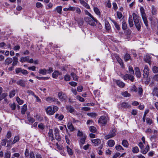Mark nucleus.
<instances>
[{
  "label": "nucleus",
  "mask_w": 158,
  "mask_h": 158,
  "mask_svg": "<svg viewBox=\"0 0 158 158\" xmlns=\"http://www.w3.org/2000/svg\"><path fill=\"white\" fill-rule=\"evenodd\" d=\"M143 78H147L148 77L149 73V70L148 66L145 65L143 70Z\"/></svg>",
  "instance_id": "nucleus-6"
},
{
  "label": "nucleus",
  "mask_w": 158,
  "mask_h": 158,
  "mask_svg": "<svg viewBox=\"0 0 158 158\" xmlns=\"http://www.w3.org/2000/svg\"><path fill=\"white\" fill-rule=\"evenodd\" d=\"M132 16L135 25L137 30L139 31L141 28V26L139 22V17L135 13H133L132 14Z\"/></svg>",
  "instance_id": "nucleus-1"
},
{
  "label": "nucleus",
  "mask_w": 158,
  "mask_h": 158,
  "mask_svg": "<svg viewBox=\"0 0 158 158\" xmlns=\"http://www.w3.org/2000/svg\"><path fill=\"white\" fill-rule=\"evenodd\" d=\"M9 105L12 110H14L15 109L16 106L15 103H10Z\"/></svg>",
  "instance_id": "nucleus-61"
},
{
  "label": "nucleus",
  "mask_w": 158,
  "mask_h": 158,
  "mask_svg": "<svg viewBox=\"0 0 158 158\" xmlns=\"http://www.w3.org/2000/svg\"><path fill=\"white\" fill-rule=\"evenodd\" d=\"M27 119H28V121L30 123H34L35 121V119L31 117H28Z\"/></svg>",
  "instance_id": "nucleus-57"
},
{
  "label": "nucleus",
  "mask_w": 158,
  "mask_h": 158,
  "mask_svg": "<svg viewBox=\"0 0 158 158\" xmlns=\"http://www.w3.org/2000/svg\"><path fill=\"white\" fill-rule=\"evenodd\" d=\"M23 75H26L28 74V72L26 70L24 69H22L21 72Z\"/></svg>",
  "instance_id": "nucleus-64"
},
{
  "label": "nucleus",
  "mask_w": 158,
  "mask_h": 158,
  "mask_svg": "<svg viewBox=\"0 0 158 158\" xmlns=\"http://www.w3.org/2000/svg\"><path fill=\"white\" fill-rule=\"evenodd\" d=\"M87 115L92 118L95 117L97 115V114L95 113H88Z\"/></svg>",
  "instance_id": "nucleus-50"
},
{
  "label": "nucleus",
  "mask_w": 158,
  "mask_h": 158,
  "mask_svg": "<svg viewBox=\"0 0 158 158\" xmlns=\"http://www.w3.org/2000/svg\"><path fill=\"white\" fill-rule=\"evenodd\" d=\"M135 71V74L137 77L138 78H140L141 76V73L140 71L139 68L138 67H135L134 69Z\"/></svg>",
  "instance_id": "nucleus-11"
},
{
  "label": "nucleus",
  "mask_w": 158,
  "mask_h": 158,
  "mask_svg": "<svg viewBox=\"0 0 158 158\" xmlns=\"http://www.w3.org/2000/svg\"><path fill=\"white\" fill-rule=\"evenodd\" d=\"M71 75L73 77V80L74 81H77L78 79V77L73 72L71 73Z\"/></svg>",
  "instance_id": "nucleus-34"
},
{
  "label": "nucleus",
  "mask_w": 158,
  "mask_h": 158,
  "mask_svg": "<svg viewBox=\"0 0 158 158\" xmlns=\"http://www.w3.org/2000/svg\"><path fill=\"white\" fill-rule=\"evenodd\" d=\"M94 10L95 13L98 15H100V12L99 9L96 7H94Z\"/></svg>",
  "instance_id": "nucleus-38"
},
{
  "label": "nucleus",
  "mask_w": 158,
  "mask_h": 158,
  "mask_svg": "<svg viewBox=\"0 0 158 158\" xmlns=\"http://www.w3.org/2000/svg\"><path fill=\"white\" fill-rule=\"evenodd\" d=\"M49 136L53 138V130L52 129H50L48 133Z\"/></svg>",
  "instance_id": "nucleus-58"
},
{
  "label": "nucleus",
  "mask_w": 158,
  "mask_h": 158,
  "mask_svg": "<svg viewBox=\"0 0 158 158\" xmlns=\"http://www.w3.org/2000/svg\"><path fill=\"white\" fill-rule=\"evenodd\" d=\"M129 69V72L131 74H134V71L133 69L132 66H129L128 67Z\"/></svg>",
  "instance_id": "nucleus-46"
},
{
  "label": "nucleus",
  "mask_w": 158,
  "mask_h": 158,
  "mask_svg": "<svg viewBox=\"0 0 158 158\" xmlns=\"http://www.w3.org/2000/svg\"><path fill=\"white\" fill-rule=\"evenodd\" d=\"M122 144L124 147L126 148H128V147L129 144L126 140L123 139V140Z\"/></svg>",
  "instance_id": "nucleus-29"
},
{
  "label": "nucleus",
  "mask_w": 158,
  "mask_h": 158,
  "mask_svg": "<svg viewBox=\"0 0 158 158\" xmlns=\"http://www.w3.org/2000/svg\"><path fill=\"white\" fill-rule=\"evenodd\" d=\"M67 151L68 154L70 155H72L73 154V152L72 151V149L69 148V147H68V146H67Z\"/></svg>",
  "instance_id": "nucleus-51"
},
{
  "label": "nucleus",
  "mask_w": 158,
  "mask_h": 158,
  "mask_svg": "<svg viewBox=\"0 0 158 158\" xmlns=\"http://www.w3.org/2000/svg\"><path fill=\"white\" fill-rule=\"evenodd\" d=\"M66 108L67 110L71 113H73L75 111L74 108L71 106H67Z\"/></svg>",
  "instance_id": "nucleus-16"
},
{
  "label": "nucleus",
  "mask_w": 158,
  "mask_h": 158,
  "mask_svg": "<svg viewBox=\"0 0 158 158\" xmlns=\"http://www.w3.org/2000/svg\"><path fill=\"white\" fill-rule=\"evenodd\" d=\"M62 8V6H58L54 10V11H56L59 14H60L61 13Z\"/></svg>",
  "instance_id": "nucleus-22"
},
{
  "label": "nucleus",
  "mask_w": 158,
  "mask_h": 158,
  "mask_svg": "<svg viewBox=\"0 0 158 158\" xmlns=\"http://www.w3.org/2000/svg\"><path fill=\"white\" fill-rule=\"evenodd\" d=\"M58 97L61 101H64L67 98L66 95L62 92H59L58 94Z\"/></svg>",
  "instance_id": "nucleus-10"
},
{
  "label": "nucleus",
  "mask_w": 158,
  "mask_h": 158,
  "mask_svg": "<svg viewBox=\"0 0 158 158\" xmlns=\"http://www.w3.org/2000/svg\"><path fill=\"white\" fill-rule=\"evenodd\" d=\"M55 117L59 121L62 120L64 118V116L62 114L60 115L58 114H56Z\"/></svg>",
  "instance_id": "nucleus-17"
},
{
  "label": "nucleus",
  "mask_w": 158,
  "mask_h": 158,
  "mask_svg": "<svg viewBox=\"0 0 158 158\" xmlns=\"http://www.w3.org/2000/svg\"><path fill=\"white\" fill-rule=\"evenodd\" d=\"M16 100L19 104H22L23 103V101L21 100L19 97L16 98Z\"/></svg>",
  "instance_id": "nucleus-63"
},
{
  "label": "nucleus",
  "mask_w": 158,
  "mask_h": 158,
  "mask_svg": "<svg viewBox=\"0 0 158 158\" xmlns=\"http://www.w3.org/2000/svg\"><path fill=\"white\" fill-rule=\"evenodd\" d=\"M152 13L153 15H156L157 13V10L154 6L152 7Z\"/></svg>",
  "instance_id": "nucleus-41"
},
{
  "label": "nucleus",
  "mask_w": 158,
  "mask_h": 158,
  "mask_svg": "<svg viewBox=\"0 0 158 158\" xmlns=\"http://www.w3.org/2000/svg\"><path fill=\"white\" fill-rule=\"evenodd\" d=\"M128 22L129 26L130 27H132L134 25L133 19L132 16L130 15L129 16L128 19Z\"/></svg>",
  "instance_id": "nucleus-19"
},
{
  "label": "nucleus",
  "mask_w": 158,
  "mask_h": 158,
  "mask_svg": "<svg viewBox=\"0 0 158 158\" xmlns=\"http://www.w3.org/2000/svg\"><path fill=\"white\" fill-rule=\"evenodd\" d=\"M60 74L59 72L57 71H55L52 73V76L53 78H56Z\"/></svg>",
  "instance_id": "nucleus-25"
},
{
  "label": "nucleus",
  "mask_w": 158,
  "mask_h": 158,
  "mask_svg": "<svg viewBox=\"0 0 158 158\" xmlns=\"http://www.w3.org/2000/svg\"><path fill=\"white\" fill-rule=\"evenodd\" d=\"M121 105L122 107L124 108H127L130 106L128 103L126 102H123L122 103Z\"/></svg>",
  "instance_id": "nucleus-36"
},
{
  "label": "nucleus",
  "mask_w": 158,
  "mask_h": 158,
  "mask_svg": "<svg viewBox=\"0 0 158 158\" xmlns=\"http://www.w3.org/2000/svg\"><path fill=\"white\" fill-rule=\"evenodd\" d=\"M115 148L117 150L120 151L121 150H123V148L120 145H118L115 146Z\"/></svg>",
  "instance_id": "nucleus-56"
},
{
  "label": "nucleus",
  "mask_w": 158,
  "mask_h": 158,
  "mask_svg": "<svg viewBox=\"0 0 158 158\" xmlns=\"http://www.w3.org/2000/svg\"><path fill=\"white\" fill-rule=\"evenodd\" d=\"M152 71L154 73H157L158 72V67L154 66L152 68Z\"/></svg>",
  "instance_id": "nucleus-59"
},
{
  "label": "nucleus",
  "mask_w": 158,
  "mask_h": 158,
  "mask_svg": "<svg viewBox=\"0 0 158 158\" xmlns=\"http://www.w3.org/2000/svg\"><path fill=\"white\" fill-rule=\"evenodd\" d=\"M121 94L124 97H129L131 96V94L128 93L127 91H125L121 93Z\"/></svg>",
  "instance_id": "nucleus-40"
},
{
  "label": "nucleus",
  "mask_w": 158,
  "mask_h": 158,
  "mask_svg": "<svg viewBox=\"0 0 158 158\" xmlns=\"http://www.w3.org/2000/svg\"><path fill=\"white\" fill-rule=\"evenodd\" d=\"M64 80L65 81H69L70 79V77L69 75L66 74L64 75Z\"/></svg>",
  "instance_id": "nucleus-48"
},
{
  "label": "nucleus",
  "mask_w": 158,
  "mask_h": 158,
  "mask_svg": "<svg viewBox=\"0 0 158 158\" xmlns=\"http://www.w3.org/2000/svg\"><path fill=\"white\" fill-rule=\"evenodd\" d=\"M91 141L95 146H98L101 143V141L99 139H92Z\"/></svg>",
  "instance_id": "nucleus-14"
},
{
  "label": "nucleus",
  "mask_w": 158,
  "mask_h": 158,
  "mask_svg": "<svg viewBox=\"0 0 158 158\" xmlns=\"http://www.w3.org/2000/svg\"><path fill=\"white\" fill-rule=\"evenodd\" d=\"M152 94L153 96H156L158 97V88L157 87H155L153 90Z\"/></svg>",
  "instance_id": "nucleus-23"
},
{
  "label": "nucleus",
  "mask_w": 158,
  "mask_h": 158,
  "mask_svg": "<svg viewBox=\"0 0 158 158\" xmlns=\"http://www.w3.org/2000/svg\"><path fill=\"white\" fill-rule=\"evenodd\" d=\"M128 76V79L130 80L131 81L133 82L135 79L134 77L130 74H129Z\"/></svg>",
  "instance_id": "nucleus-60"
},
{
  "label": "nucleus",
  "mask_w": 158,
  "mask_h": 158,
  "mask_svg": "<svg viewBox=\"0 0 158 158\" xmlns=\"http://www.w3.org/2000/svg\"><path fill=\"white\" fill-rule=\"evenodd\" d=\"M114 81L117 85L121 88H123L125 85V84L120 80H115Z\"/></svg>",
  "instance_id": "nucleus-9"
},
{
  "label": "nucleus",
  "mask_w": 158,
  "mask_h": 158,
  "mask_svg": "<svg viewBox=\"0 0 158 158\" xmlns=\"http://www.w3.org/2000/svg\"><path fill=\"white\" fill-rule=\"evenodd\" d=\"M132 151L134 153H137L139 152L138 148L137 146L133 147L132 148Z\"/></svg>",
  "instance_id": "nucleus-44"
},
{
  "label": "nucleus",
  "mask_w": 158,
  "mask_h": 158,
  "mask_svg": "<svg viewBox=\"0 0 158 158\" xmlns=\"http://www.w3.org/2000/svg\"><path fill=\"white\" fill-rule=\"evenodd\" d=\"M145 132L147 134H151L153 132V130H152L151 128L149 127L146 129Z\"/></svg>",
  "instance_id": "nucleus-39"
},
{
  "label": "nucleus",
  "mask_w": 158,
  "mask_h": 158,
  "mask_svg": "<svg viewBox=\"0 0 158 158\" xmlns=\"http://www.w3.org/2000/svg\"><path fill=\"white\" fill-rule=\"evenodd\" d=\"M39 73L40 74L43 75H45L46 73H47V70H46V69H40L39 71Z\"/></svg>",
  "instance_id": "nucleus-31"
},
{
  "label": "nucleus",
  "mask_w": 158,
  "mask_h": 158,
  "mask_svg": "<svg viewBox=\"0 0 158 158\" xmlns=\"http://www.w3.org/2000/svg\"><path fill=\"white\" fill-rule=\"evenodd\" d=\"M46 100L47 102H51L56 101V100H57V99L55 98H54L49 97H48L46 98Z\"/></svg>",
  "instance_id": "nucleus-21"
},
{
  "label": "nucleus",
  "mask_w": 158,
  "mask_h": 158,
  "mask_svg": "<svg viewBox=\"0 0 158 158\" xmlns=\"http://www.w3.org/2000/svg\"><path fill=\"white\" fill-rule=\"evenodd\" d=\"M108 119L107 117L102 116L99 119L98 123L101 126L105 125L106 124L107 121Z\"/></svg>",
  "instance_id": "nucleus-4"
},
{
  "label": "nucleus",
  "mask_w": 158,
  "mask_h": 158,
  "mask_svg": "<svg viewBox=\"0 0 158 158\" xmlns=\"http://www.w3.org/2000/svg\"><path fill=\"white\" fill-rule=\"evenodd\" d=\"M86 137V136L84 135L80 138L79 143L81 148L83 145L85 144Z\"/></svg>",
  "instance_id": "nucleus-7"
},
{
  "label": "nucleus",
  "mask_w": 158,
  "mask_h": 158,
  "mask_svg": "<svg viewBox=\"0 0 158 158\" xmlns=\"http://www.w3.org/2000/svg\"><path fill=\"white\" fill-rule=\"evenodd\" d=\"M13 61L12 63V65L13 66H14L16 65L17 63V62H18V58L16 57V56H14L13 58Z\"/></svg>",
  "instance_id": "nucleus-30"
},
{
  "label": "nucleus",
  "mask_w": 158,
  "mask_h": 158,
  "mask_svg": "<svg viewBox=\"0 0 158 158\" xmlns=\"http://www.w3.org/2000/svg\"><path fill=\"white\" fill-rule=\"evenodd\" d=\"M76 98L79 100L81 102H84L85 101L84 98L80 96H77L76 97Z\"/></svg>",
  "instance_id": "nucleus-52"
},
{
  "label": "nucleus",
  "mask_w": 158,
  "mask_h": 158,
  "mask_svg": "<svg viewBox=\"0 0 158 158\" xmlns=\"http://www.w3.org/2000/svg\"><path fill=\"white\" fill-rule=\"evenodd\" d=\"M47 113L50 115H52L54 114V112L52 110V107L49 106L45 109Z\"/></svg>",
  "instance_id": "nucleus-8"
},
{
  "label": "nucleus",
  "mask_w": 158,
  "mask_h": 158,
  "mask_svg": "<svg viewBox=\"0 0 158 158\" xmlns=\"http://www.w3.org/2000/svg\"><path fill=\"white\" fill-rule=\"evenodd\" d=\"M19 137L18 136H15L14 139L13 141L12 142V144H14L19 140Z\"/></svg>",
  "instance_id": "nucleus-43"
},
{
  "label": "nucleus",
  "mask_w": 158,
  "mask_h": 158,
  "mask_svg": "<svg viewBox=\"0 0 158 158\" xmlns=\"http://www.w3.org/2000/svg\"><path fill=\"white\" fill-rule=\"evenodd\" d=\"M13 59L10 57H7L6 58L4 61V64L5 65H8L10 64L12 62Z\"/></svg>",
  "instance_id": "nucleus-15"
},
{
  "label": "nucleus",
  "mask_w": 158,
  "mask_h": 158,
  "mask_svg": "<svg viewBox=\"0 0 158 158\" xmlns=\"http://www.w3.org/2000/svg\"><path fill=\"white\" fill-rule=\"evenodd\" d=\"M149 149V147L148 145L144 149L143 148L141 150V152L143 154H146L148 151Z\"/></svg>",
  "instance_id": "nucleus-24"
},
{
  "label": "nucleus",
  "mask_w": 158,
  "mask_h": 158,
  "mask_svg": "<svg viewBox=\"0 0 158 158\" xmlns=\"http://www.w3.org/2000/svg\"><path fill=\"white\" fill-rule=\"evenodd\" d=\"M84 20L88 24L93 27L96 25L95 22L97 20L93 16L92 17H85L84 18Z\"/></svg>",
  "instance_id": "nucleus-2"
},
{
  "label": "nucleus",
  "mask_w": 158,
  "mask_h": 158,
  "mask_svg": "<svg viewBox=\"0 0 158 158\" xmlns=\"http://www.w3.org/2000/svg\"><path fill=\"white\" fill-rule=\"evenodd\" d=\"M67 126L68 128L71 131H73L75 129V128L72 124L71 121H69L68 123Z\"/></svg>",
  "instance_id": "nucleus-13"
},
{
  "label": "nucleus",
  "mask_w": 158,
  "mask_h": 158,
  "mask_svg": "<svg viewBox=\"0 0 158 158\" xmlns=\"http://www.w3.org/2000/svg\"><path fill=\"white\" fill-rule=\"evenodd\" d=\"M89 131L95 133L97 131V130L96 127L93 126H91L89 128Z\"/></svg>",
  "instance_id": "nucleus-33"
},
{
  "label": "nucleus",
  "mask_w": 158,
  "mask_h": 158,
  "mask_svg": "<svg viewBox=\"0 0 158 158\" xmlns=\"http://www.w3.org/2000/svg\"><path fill=\"white\" fill-rule=\"evenodd\" d=\"M27 81L21 80L17 81V84L22 87H25L27 84Z\"/></svg>",
  "instance_id": "nucleus-12"
},
{
  "label": "nucleus",
  "mask_w": 158,
  "mask_h": 158,
  "mask_svg": "<svg viewBox=\"0 0 158 158\" xmlns=\"http://www.w3.org/2000/svg\"><path fill=\"white\" fill-rule=\"evenodd\" d=\"M116 58L119 64L123 67V63L122 60L118 56H116Z\"/></svg>",
  "instance_id": "nucleus-35"
},
{
  "label": "nucleus",
  "mask_w": 158,
  "mask_h": 158,
  "mask_svg": "<svg viewBox=\"0 0 158 158\" xmlns=\"http://www.w3.org/2000/svg\"><path fill=\"white\" fill-rule=\"evenodd\" d=\"M36 78L39 80H46L48 79V77H39L38 76L36 77Z\"/></svg>",
  "instance_id": "nucleus-53"
},
{
  "label": "nucleus",
  "mask_w": 158,
  "mask_h": 158,
  "mask_svg": "<svg viewBox=\"0 0 158 158\" xmlns=\"http://www.w3.org/2000/svg\"><path fill=\"white\" fill-rule=\"evenodd\" d=\"M16 91L15 90L11 91L9 94V96L10 98L13 97L15 95Z\"/></svg>",
  "instance_id": "nucleus-49"
},
{
  "label": "nucleus",
  "mask_w": 158,
  "mask_h": 158,
  "mask_svg": "<svg viewBox=\"0 0 158 158\" xmlns=\"http://www.w3.org/2000/svg\"><path fill=\"white\" fill-rule=\"evenodd\" d=\"M7 141V139H6L2 140L1 142V145L2 146H5L6 145V143Z\"/></svg>",
  "instance_id": "nucleus-54"
},
{
  "label": "nucleus",
  "mask_w": 158,
  "mask_h": 158,
  "mask_svg": "<svg viewBox=\"0 0 158 158\" xmlns=\"http://www.w3.org/2000/svg\"><path fill=\"white\" fill-rule=\"evenodd\" d=\"M105 27L107 31H109L110 28V26L109 22L107 21H105Z\"/></svg>",
  "instance_id": "nucleus-20"
},
{
  "label": "nucleus",
  "mask_w": 158,
  "mask_h": 158,
  "mask_svg": "<svg viewBox=\"0 0 158 158\" xmlns=\"http://www.w3.org/2000/svg\"><path fill=\"white\" fill-rule=\"evenodd\" d=\"M20 61L22 63H23L24 62H27L30 63H33L34 62L33 59H29V56H27L24 57H21L20 59Z\"/></svg>",
  "instance_id": "nucleus-5"
},
{
  "label": "nucleus",
  "mask_w": 158,
  "mask_h": 158,
  "mask_svg": "<svg viewBox=\"0 0 158 158\" xmlns=\"http://www.w3.org/2000/svg\"><path fill=\"white\" fill-rule=\"evenodd\" d=\"M146 122L147 124L149 125H151L153 123V121L152 119L148 118L146 119Z\"/></svg>",
  "instance_id": "nucleus-47"
},
{
  "label": "nucleus",
  "mask_w": 158,
  "mask_h": 158,
  "mask_svg": "<svg viewBox=\"0 0 158 158\" xmlns=\"http://www.w3.org/2000/svg\"><path fill=\"white\" fill-rule=\"evenodd\" d=\"M144 60L146 62L149 63L150 62L151 58L148 55H146L144 57Z\"/></svg>",
  "instance_id": "nucleus-27"
},
{
  "label": "nucleus",
  "mask_w": 158,
  "mask_h": 158,
  "mask_svg": "<svg viewBox=\"0 0 158 158\" xmlns=\"http://www.w3.org/2000/svg\"><path fill=\"white\" fill-rule=\"evenodd\" d=\"M27 106L26 104H24L23 105L22 108L21 110L22 114H25L26 111H27Z\"/></svg>",
  "instance_id": "nucleus-28"
},
{
  "label": "nucleus",
  "mask_w": 158,
  "mask_h": 158,
  "mask_svg": "<svg viewBox=\"0 0 158 158\" xmlns=\"http://www.w3.org/2000/svg\"><path fill=\"white\" fill-rule=\"evenodd\" d=\"M131 56L129 54L126 53L124 56V60L125 61H127L131 59Z\"/></svg>",
  "instance_id": "nucleus-32"
},
{
  "label": "nucleus",
  "mask_w": 158,
  "mask_h": 158,
  "mask_svg": "<svg viewBox=\"0 0 158 158\" xmlns=\"http://www.w3.org/2000/svg\"><path fill=\"white\" fill-rule=\"evenodd\" d=\"M143 90L141 87H139L138 88V94L141 97L143 94Z\"/></svg>",
  "instance_id": "nucleus-42"
},
{
  "label": "nucleus",
  "mask_w": 158,
  "mask_h": 158,
  "mask_svg": "<svg viewBox=\"0 0 158 158\" xmlns=\"http://www.w3.org/2000/svg\"><path fill=\"white\" fill-rule=\"evenodd\" d=\"M141 15L143 21V22L147 27L148 26V21L147 20V16L146 14L145 13L143 7H141L140 8Z\"/></svg>",
  "instance_id": "nucleus-3"
},
{
  "label": "nucleus",
  "mask_w": 158,
  "mask_h": 158,
  "mask_svg": "<svg viewBox=\"0 0 158 158\" xmlns=\"http://www.w3.org/2000/svg\"><path fill=\"white\" fill-rule=\"evenodd\" d=\"M107 143L110 147H112L115 144V142L114 140H110L107 141Z\"/></svg>",
  "instance_id": "nucleus-26"
},
{
  "label": "nucleus",
  "mask_w": 158,
  "mask_h": 158,
  "mask_svg": "<svg viewBox=\"0 0 158 158\" xmlns=\"http://www.w3.org/2000/svg\"><path fill=\"white\" fill-rule=\"evenodd\" d=\"M116 131L114 129H112L110 131V133L109 134L111 135L112 137H113L115 136L116 135Z\"/></svg>",
  "instance_id": "nucleus-37"
},
{
  "label": "nucleus",
  "mask_w": 158,
  "mask_h": 158,
  "mask_svg": "<svg viewBox=\"0 0 158 158\" xmlns=\"http://www.w3.org/2000/svg\"><path fill=\"white\" fill-rule=\"evenodd\" d=\"M38 127L39 129L43 130L45 128V125L42 123H41L38 125Z\"/></svg>",
  "instance_id": "nucleus-55"
},
{
  "label": "nucleus",
  "mask_w": 158,
  "mask_h": 158,
  "mask_svg": "<svg viewBox=\"0 0 158 158\" xmlns=\"http://www.w3.org/2000/svg\"><path fill=\"white\" fill-rule=\"evenodd\" d=\"M110 19L111 21L114 23V25L115 26V27L117 29V30L118 31L120 30V28L118 24L115 21L112 20L110 18Z\"/></svg>",
  "instance_id": "nucleus-18"
},
{
  "label": "nucleus",
  "mask_w": 158,
  "mask_h": 158,
  "mask_svg": "<svg viewBox=\"0 0 158 158\" xmlns=\"http://www.w3.org/2000/svg\"><path fill=\"white\" fill-rule=\"evenodd\" d=\"M70 137L69 134H68L67 135L65 136V139L66 142V143L68 144H69L70 140L69 139V137Z\"/></svg>",
  "instance_id": "nucleus-62"
},
{
  "label": "nucleus",
  "mask_w": 158,
  "mask_h": 158,
  "mask_svg": "<svg viewBox=\"0 0 158 158\" xmlns=\"http://www.w3.org/2000/svg\"><path fill=\"white\" fill-rule=\"evenodd\" d=\"M127 25L126 22L123 20L122 22V28L123 29L125 30L127 28Z\"/></svg>",
  "instance_id": "nucleus-45"
}]
</instances>
